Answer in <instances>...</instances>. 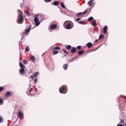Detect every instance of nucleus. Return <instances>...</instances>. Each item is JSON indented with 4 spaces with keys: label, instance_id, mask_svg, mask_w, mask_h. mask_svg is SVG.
<instances>
[{
    "label": "nucleus",
    "instance_id": "22",
    "mask_svg": "<svg viewBox=\"0 0 126 126\" xmlns=\"http://www.w3.org/2000/svg\"><path fill=\"white\" fill-rule=\"evenodd\" d=\"M19 65L20 67L21 68H25L23 64L22 63H19Z\"/></svg>",
    "mask_w": 126,
    "mask_h": 126
},
{
    "label": "nucleus",
    "instance_id": "16",
    "mask_svg": "<svg viewBox=\"0 0 126 126\" xmlns=\"http://www.w3.org/2000/svg\"><path fill=\"white\" fill-rule=\"evenodd\" d=\"M107 26H105L103 28V30H104V33H107Z\"/></svg>",
    "mask_w": 126,
    "mask_h": 126
},
{
    "label": "nucleus",
    "instance_id": "51",
    "mask_svg": "<svg viewBox=\"0 0 126 126\" xmlns=\"http://www.w3.org/2000/svg\"><path fill=\"white\" fill-rule=\"evenodd\" d=\"M118 99H119V98H118Z\"/></svg>",
    "mask_w": 126,
    "mask_h": 126
},
{
    "label": "nucleus",
    "instance_id": "24",
    "mask_svg": "<svg viewBox=\"0 0 126 126\" xmlns=\"http://www.w3.org/2000/svg\"><path fill=\"white\" fill-rule=\"evenodd\" d=\"M25 50L26 52H28L29 50V48L28 46H27L26 47Z\"/></svg>",
    "mask_w": 126,
    "mask_h": 126
},
{
    "label": "nucleus",
    "instance_id": "36",
    "mask_svg": "<svg viewBox=\"0 0 126 126\" xmlns=\"http://www.w3.org/2000/svg\"><path fill=\"white\" fill-rule=\"evenodd\" d=\"M3 87H0V92L3 89Z\"/></svg>",
    "mask_w": 126,
    "mask_h": 126
},
{
    "label": "nucleus",
    "instance_id": "47",
    "mask_svg": "<svg viewBox=\"0 0 126 126\" xmlns=\"http://www.w3.org/2000/svg\"><path fill=\"white\" fill-rule=\"evenodd\" d=\"M44 54V53H43V54H42V56H43V55Z\"/></svg>",
    "mask_w": 126,
    "mask_h": 126
},
{
    "label": "nucleus",
    "instance_id": "41",
    "mask_svg": "<svg viewBox=\"0 0 126 126\" xmlns=\"http://www.w3.org/2000/svg\"><path fill=\"white\" fill-rule=\"evenodd\" d=\"M80 19V18H77L76 19L77 21H78Z\"/></svg>",
    "mask_w": 126,
    "mask_h": 126
},
{
    "label": "nucleus",
    "instance_id": "27",
    "mask_svg": "<svg viewBox=\"0 0 126 126\" xmlns=\"http://www.w3.org/2000/svg\"><path fill=\"white\" fill-rule=\"evenodd\" d=\"M71 46L70 45H68L67 46L66 48L67 49H70L71 48Z\"/></svg>",
    "mask_w": 126,
    "mask_h": 126
},
{
    "label": "nucleus",
    "instance_id": "8",
    "mask_svg": "<svg viewBox=\"0 0 126 126\" xmlns=\"http://www.w3.org/2000/svg\"><path fill=\"white\" fill-rule=\"evenodd\" d=\"M30 60L32 62H33L35 61V58L33 55H32L30 57Z\"/></svg>",
    "mask_w": 126,
    "mask_h": 126
},
{
    "label": "nucleus",
    "instance_id": "3",
    "mask_svg": "<svg viewBox=\"0 0 126 126\" xmlns=\"http://www.w3.org/2000/svg\"><path fill=\"white\" fill-rule=\"evenodd\" d=\"M59 91L61 93L65 94L67 92V90L64 86H62V87L59 88Z\"/></svg>",
    "mask_w": 126,
    "mask_h": 126
},
{
    "label": "nucleus",
    "instance_id": "28",
    "mask_svg": "<svg viewBox=\"0 0 126 126\" xmlns=\"http://www.w3.org/2000/svg\"><path fill=\"white\" fill-rule=\"evenodd\" d=\"M87 11H88V10L87 9V10H86L85 11H84V12H81V15L82 14L85 15L86 14V13L87 12Z\"/></svg>",
    "mask_w": 126,
    "mask_h": 126
},
{
    "label": "nucleus",
    "instance_id": "18",
    "mask_svg": "<svg viewBox=\"0 0 126 126\" xmlns=\"http://www.w3.org/2000/svg\"><path fill=\"white\" fill-rule=\"evenodd\" d=\"M61 5L62 7L63 8H65V6L64 4V3L63 2H61Z\"/></svg>",
    "mask_w": 126,
    "mask_h": 126
},
{
    "label": "nucleus",
    "instance_id": "38",
    "mask_svg": "<svg viewBox=\"0 0 126 126\" xmlns=\"http://www.w3.org/2000/svg\"><path fill=\"white\" fill-rule=\"evenodd\" d=\"M81 46H78L77 47V48L79 49H81Z\"/></svg>",
    "mask_w": 126,
    "mask_h": 126
},
{
    "label": "nucleus",
    "instance_id": "25",
    "mask_svg": "<svg viewBox=\"0 0 126 126\" xmlns=\"http://www.w3.org/2000/svg\"><path fill=\"white\" fill-rule=\"evenodd\" d=\"M23 63L26 65L28 63V62L27 60H23Z\"/></svg>",
    "mask_w": 126,
    "mask_h": 126
},
{
    "label": "nucleus",
    "instance_id": "23",
    "mask_svg": "<svg viewBox=\"0 0 126 126\" xmlns=\"http://www.w3.org/2000/svg\"><path fill=\"white\" fill-rule=\"evenodd\" d=\"M93 17L92 16H91L89 17L88 19V20L89 21H90L92 20H93Z\"/></svg>",
    "mask_w": 126,
    "mask_h": 126
},
{
    "label": "nucleus",
    "instance_id": "44",
    "mask_svg": "<svg viewBox=\"0 0 126 126\" xmlns=\"http://www.w3.org/2000/svg\"><path fill=\"white\" fill-rule=\"evenodd\" d=\"M72 59H70L69 60V62H72L73 61H74V60H73L72 61Z\"/></svg>",
    "mask_w": 126,
    "mask_h": 126
},
{
    "label": "nucleus",
    "instance_id": "42",
    "mask_svg": "<svg viewBox=\"0 0 126 126\" xmlns=\"http://www.w3.org/2000/svg\"><path fill=\"white\" fill-rule=\"evenodd\" d=\"M32 90L33 89L32 88H31L29 91V92L30 93L32 91Z\"/></svg>",
    "mask_w": 126,
    "mask_h": 126
},
{
    "label": "nucleus",
    "instance_id": "46",
    "mask_svg": "<svg viewBox=\"0 0 126 126\" xmlns=\"http://www.w3.org/2000/svg\"><path fill=\"white\" fill-rule=\"evenodd\" d=\"M98 39H97V40H95V42H97L98 41Z\"/></svg>",
    "mask_w": 126,
    "mask_h": 126
},
{
    "label": "nucleus",
    "instance_id": "2",
    "mask_svg": "<svg viewBox=\"0 0 126 126\" xmlns=\"http://www.w3.org/2000/svg\"><path fill=\"white\" fill-rule=\"evenodd\" d=\"M18 12L19 13L17 20L18 22H21L23 21V18L22 15V12L20 10H18Z\"/></svg>",
    "mask_w": 126,
    "mask_h": 126
},
{
    "label": "nucleus",
    "instance_id": "9",
    "mask_svg": "<svg viewBox=\"0 0 126 126\" xmlns=\"http://www.w3.org/2000/svg\"><path fill=\"white\" fill-rule=\"evenodd\" d=\"M57 27L56 25L55 24H53L50 27V29H54L56 28Z\"/></svg>",
    "mask_w": 126,
    "mask_h": 126
},
{
    "label": "nucleus",
    "instance_id": "1",
    "mask_svg": "<svg viewBox=\"0 0 126 126\" xmlns=\"http://www.w3.org/2000/svg\"><path fill=\"white\" fill-rule=\"evenodd\" d=\"M36 17L34 18V20L36 24V26H38L40 23V22L39 21V19L41 21H43L44 19V18H43L42 16L39 15H36Z\"/></svg>",
    "mask_w": 126,
    "mask_h": 126
},
{
    "label": "nucleus",
    "instance_id": "11",
    "mask_svg": "<svg viewBox=\"0 0 126 126\" xmlns=\"http://www.w3.org/2000/svg\"><path fill=\"white\" fill-rule=\"evenodd\" d=\"M93 2V0H91L90 1H89L88 2V4L90 6H92L93 5L94 3V2L91 3L92 2Z\"/></svg>",
    "mask_w": 126,
    "mask_h": 126
},
{
    "label": "nucleus",
    "instance_id": "26",
    "mask_svg": "<svg viewBox=\"0 0 126 126\" xmlns=\"http://www.w3.org/2000/svg\"><path fill=\"white\" fill-rule=\"evenodd\" d=\"M120 123H123V126H126V123H124V121L121 120V121L120 122Z\"/></svg>",
    "mask_w": 126,
    "mask_h": 126
},
{
    "label": "nucleus",
    "instance_id": "13",
    "mask_svg": "<svg viewBox=\"0 0 126 126\" xmlns=\"http://www.w3.org/2000/svg\"><path fill=\"white\" fill-rule=\"evenodd\" d=\"M76 50V49L75 47H72L71 50V52L72 53H74Z\"/></svg>",
    "mask_w": 126,
    "mask_h": 126
},
{
    "label": "nucleus",
    "instance_id": "12",
    "mask_svg": "<svg viewBox=\"0 0 126 126\" xmlns=\"http://www.w3.org/2000/svg\"><path fill=\"white\" fill-rule=\"evenodd\" d=\"M91 24L93 26H95L96 25V21L95 20H94L93 22L91 23Z\"/></svg>",
    "mask_w": 126,
    "mask_h": 126
},
{
    "label": "nucleus",
    "instance_id": "6",
    "mask_svg": "<svg viewBox=\"0 0 126 126\" xmlns=\"http://www.w3.org/2000/svg\"><path fill=\"white\" fill-rule=\"evenodd\" d=\"M19 72L21 75H23L22 74L23 73V74H25L26 73L25 72L24 69L23 68H20L19 70Z\"/></svg>",
    "mask_w": 126,
    "mask_h": 126
},
{
    "label": "nucleus",
    "instance_id": "14",
    "mask_svg": "<svg viewBox=\"0 0 126 126\" xmlns=\"http://www.w3.org/2000/svg\"><path fill=\"white\" fill-rule=\"evenodd\" d=\"M63 67L64 69V70H66L67 69L68 67L67 64H64L63 65Z\"/></svg>",
    "mask_w": 126,
    "mask_h": 126
},
{
    "label": "nucleus",
    "instance_id": "35",
    "mask_svg": "<svg viewBox=\"0 0 126 126\" xmlns=\"http://www.w3.org/2000/svg\"><path fill=\"white\" fill-rule=\"evenodd\" d=\"M63 52L64 53H66L67 54H68V53L67 51H66L65 50V49H63Z\"/></svg>",
    "mask_w": 126,
    "mask_h": 126
},
{
    "label": "nucleus",
    "instance_id": "20",
    "mask_svg": "<svg viewBox=\"0 0 126 126\" xmlns=\"http://www.w3.org/2000/svg\"><path fill=\"white\" fill-rule=\"evenodd\" d=\"M84 52V51L83 50H81L78 52V53L79 55H80L82 54Z\"/></svg>",
    "mask_w": 126,
    "mask_h": 126
},
{
    "label": "nucleus",
    "instance_id": "21",
    "mask_svg": "<svg viewBox=\"0 0 126 126\" xmlns=\"http://www.w3.org/2000/svg\"><path fill=\"white\" fill-rule=\"evenodd\" d=\"M39 75V73L38 72H36L35 73L33 74V76L34 77H37V76H38Z\"/></svg>",
    "mask_w": 126,
    "mask_h": 126
},
{
    "label": "nucleus",
    "instance_id": "43",
    "mask_svg": "<svg viewBox=\"0 0 126 126\" xmlns=\"http://www.w3.org/2000/svg\"><path fill=\"white\" fill-rule=\"evenodd\" d=\"M123 126V125L122 124H119V125H117V126Z\"/></svg>",
    "mask_w": 126,
    "mask_h": 126
},
{
    "label": "nucleus",
    "instance_id": "54",
    "mask_svg": "<svg viewBox=\"0 0 126 126\" xmlns=\"http://www.w3.org/2000/svg\"><path fill=\"white\" fill-rule=\"evenodd\" d=\"M61 12L62 13H63L61 11Z\"/></svg>",
    "mask_w": 126,
    "mask_h": 126
},
{
    "label": "nucleus",
    "instance_id": "40",
    "mask_svg": "<svg viewBox=\"0 0 126 126\" xmlns=\"http://www.w3.org/2000/svg\"><path fill=\"white\" fill-rule=\"evenodd\" d=\"M84 22V21H79V22L78 23L79 24H82V23Z\"/></svg>",
    "mask_w": 126,
    "mask_h": 126
},
{
    "label": "nucleus",
    "instance_id": "5",
    "mask_svg": "<svg viewBox=\"0 0 126 126\" xmlns=\"http://www.w3.org/2000/svg\"><path fill=\"white\" fill-rule=\"evenodd\" d=\"M72 28L71 24L69 23H68L67 24L65 27V28L67 29H71Z\"/></svg>",
    "mask_w": 126,
    "mask_h": 126
},
{
    "label": "nucleus",
    "instance_id": "48",
    "mask_svg": "<svg viewBox=\"0 0 126 126\" xmlns=\"http://www.w3.org/2000/svg\"><path fill=\"white\" fill-rule=\"evenodd\" d=\"M124 98H125V99H126V96H125V97H124Z\"/></svg>",
    "mask_w": 126,
    "mask_h": 126
},
{
    "label": "nucleus",
    "instance_id": "7",
    "mask_svg": "<svg viewBox=\"0 0 126 126\" xmlns=\"http://www.w3.org/2000/svg\"><path fill=\"white\" fill-rule=\"evenodd\" d=\"M11 94H12V93H11L9 91H8L6 92L5 95V96L6 97H8L9 96H11Z\"/></svg>",
    "mask_w": 126,
    "mask_h": 126
},
{
    "label": "nucleus",
    "instance_id": "30",
    "mask_svg": "<svg viewBox=\"0 0 126 126\" xmlns=\"http://www.w3.org/2000/svg\"><path fill=\"white\" fill-rule=\"evenodd\" d=\"M104 37V36L103 35L101 34L99 35L98 39H101V38Z\"/></svg>",
    "mask_w": 126,
    "mask_h": 126
},
{
    "label": "nucleus",
    "instance_id": "52",
    "mask_svg": "<svg viewBox=\"0 0 126 126\" xmlns=\"http://www.w3.org/2000/svg\"><path fill=\"white\" fill-rule=\"evenodd\" d=\"M122 96V95H121V96Z\"/></svg>",
    "mask_w": 126,
    "mask_h": 126
},
{
    "label": "nucleus",
    "instance_id": "49",
    "mask_svg": "<svg viewBox=\"0 0 126 126\" xmlns=\"http://www.w3.org/2000/svg\"><path fill=\"white\" fill-rule=\"evenodd\" d=\"M74 58L76 60H77V59H76V57H75Z\"/></svg>",
    "mask_w": 126,
    "mask_h": 126
},
{
    "label": "nucleus",
    "instance_id": "31",
    "mask_svg": "<svg viewBox=\"0 0 126 126\" xmlns=\"http://www.w3.org/2000/svg\"><path fill=\"white\" fill-rule=\"evenodd\" d=\"M60 49V48L59 47H54L53 48V50L59 49Z\"/></svg>",
    "mask_w": 126,
    "mask_h": 126
},
{
    "label": "nucleus",
    "instance_id": "34",
    "mask_svg": "<svg viewBox=\"0 0 126 126\" xmlns=\"http://www.w3.org/2000/svg\"><path fill=\"white\" fill-rule=\"evenodd\" d=\"M3 100L2 99L0 98V104H2V103H3Z\"/></svg>",
    "mask_w": 126,
    "mask_h": 126
},
{
    "label": "nucleus",
    "instance_id": "50",
    "mask_svg": "<svg viewBox=\"0 0 126 126\" xmlns=\"http://www.w3.org/2000/svg\"><path fill=\"white\" fill-rule=\"evenodd\" d=\"M64 56H66V55L65 54H64Z\"/></svg>",
    "mask_w": 126,
    "mask_h": 126
},
{
    "label": "nucleus",
    "instance_id": "19",
    "mask_svg": "<svg viewBox=\"0 0 126 126\" xmlns=\"http://www.w3.org/2000/svg\"><path fill=\"white\" fill-rule=\"evenodd\" d=\"M81 15V12L77 13L76 15V16L77 17H79Z\"/></svg>",
    "mask_w": 126,
    "mask_h": 126
},
{
    "label": "nucleus",
    "instance_id": "39",
    "mask_svg": "<svg viewBox=\"0 0 126 126\" xmlns=\"http://www.w3.org/2000/svg\"><path fill=\"white\" fill-rule=\"evenodd\" d=\"M37 78H35V79H34V82L35 83H36L37 82Z\"/></svg>",
    "mask_w": 126,
    "mask_h": 126
},
{
    "label": "nucleus",
    "instance_id": "29",
    "mask_svg": "<svg viewBox=\"0 0 126 126\" xmlns=\"http://www.w3.org/2000/svg\"><path fill=\"white\" fill-rule=\"evenodd\" d=\"M59 53L57 51L54 50L53 51V54L54 55L56 54Z\"/></svg>",
    "mask_w": 126,
    "mask_h": 126
},
{
    "label": "nucleus",
    "instance_id": "15",
    "mask_svg": "<svg viewBox=\"0 0 126 126\" xmlns=\"http://www.w3.org/2000/svg\"><path fill=\"white\" fill-rule=\"evenodd\" d=\"M53 4L55 6H57L59 5V4L58 1H56L54 2Z\"/></svg>",
    "mask_w": 126,
    "mask_h": 126
},
{
    "label": "nucleus",
    "instance_id": "33",
    "mask_svg": "<svg viewBox=\"0 0 126 126\" xmlns=\"http://www.w3.org/2000/svg\"><path fill=\"white\" fill-rule=\"evenodd\" d=\"M3 121V119L1 116H0V123H1Z\"/></svg>",
    "mask_w": 126,
    "mask_h": 126
},
{
    "label": "nucleus",
    "instance_id": "17",
    "mask_svg": "<svg viewBox=\"0 0 126 126\" xmlns=\"http://www.w3.org/2000/svg\"><path fill=\"white\" fill-rule=\"evenodd\" d=\"M31 27H30L28 29L26 30L25 32L26 33H29L30 31Z\"/></svg>",
    "mask_w": 126,
    "mask_h": 126
},
{
    "label": "nucleus",
    "instance_id": "53",
    "mask_svg": "<svg viewBox=\"0 0 126 126\" xmlns=\"http://www.w3.org/2000/svg\"><path fill=\"white\" fill-rule=\"evenodd\" d=\"M61 12L62 13H63L61 11Z\"/></svg>",
    "mask_w": 126,
    "mask_h": 126
},
{
    "label": "nucleus",
    "instance_id": "4",
    "mask_svg": "<svg viewBox=\"0 0 126 126\" xmlns=\"http://www.w3.org/2000/svg\"><path fill=\"white\" fill-rule=\"evenodd\" d=\"M18 116L19 118H23V111L22 110H19L18 112Z\"/></svg>",
    "mask_w": 126,
    "mask_h": 126
},
{
    "label": "nucleus",
    "instance_id": "37",
    "mask_svg": "<svg viewBox=\"0 0 126 126\" xmlns=\"http://www.w3.org/2000/svg\"><path fill=\"white\" fill-rule=\"evenodd\" d=\"M46 2H50L52 0H44Z\"/></svg>",
    "mask_w": 126,
    "mask_h": 126
},
{
    "label": "nucleus",
    "instance_id": "32",
    "mask_svg": "<svg viewBox=\"0 0 126 126\" xmlns=\"http://www.w3.org/2000/svg\"><path fill=\"white\" fill-rule=\"evenodd\" d=\"M26 14L27 15V16H30V14L29 12L28 11H27L26 12Z\"/></svg>",
    "mask_w": 126,
    "mask_h": 126
},
{
    "label": "nucleus",
    "instance_id": "45",
    "mask_svg": "<svg viewBox=\"0 0 126 126\" xmlns=\"http://www.w3.org/2000/svg\"><path fill=\"white\" fill-rule=\"evenodd\" d=\"M30 77H31V78L32 79H33V76L32 75H31L30 76Z\"/></svg>",
    "mask_w": 126,
    "mask_h": 126
},
{
    "label": "nucleus",
    "instance_id": "10",
    "mask_svg": "<svg viewBox=\"0 0 126 126\" xmlns=\"http://www.w3.org/2000/svg\"><path fill=\"white\" fill-rule=\"evenodd\" d=\"M86 45H87V47L88 48H90L92 46V43L90 42L87 43L86 44Z\"/></svg>",
    "mask_w": 126,
    "mask_h": 126
}]
</instances>
